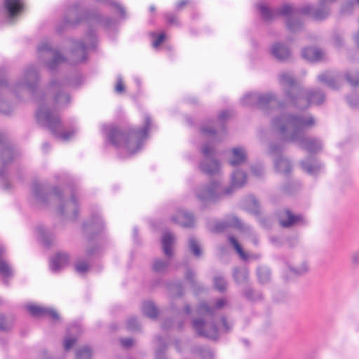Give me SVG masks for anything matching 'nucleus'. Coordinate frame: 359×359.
<instances>
[{
    "label": "nucleus",
    "instance_id": "3",
    "mask_svg": "<svg viewBox=\"0 0 359 359\" xmlns=\"http://www.w3.org/2000/svg\"><path fill=\"white\" fill-rule=\"evenodd\" d=\"M320 6L315 8L311 5H305L301 8H294L289 4H284L281 8L276 10L271 9L266 4L259 3L257 5L260 15L265 20H271L278 15L287 17V27L291 32L300 30L302 26V22L297 19L300 14L307 15L316 20H321L328 16L330 8L327 4L334 2L335 0H319Z\"/></svg>",
    "mask_w": 359,
    "mask_h": 359
},
{
    "label": "nucleus",
    "instance_id": "22",
    "mask_svg": "<svg viewBox=\"0 0 359 359\" xmlns=\"http://www.w3.org/2000/svg\"><path fill=\"white\" fill-rule=\"evenodd\" d=\"M301 168L307 174L316 176L323 171V165L318 160L309 158L300 162Z\"/></svg>",
    "mask_w": 359,
    "mask_h": 359
},
{
    "label": "nucleus",
    "instance_id": "36",
    "mask_svg": "<svg viewBox=\"0 0 359 359\" xmlns=\"http://www.w3.org/2000/svg\"><path fill=\"white\" fill-rule=\"evenodd\" d=\"M248 271L245 267L236 268L233 271V278L238 283H244L247 281Z\"/></svg>",
    "mask_w": 359,
    "mask_h": 359
},
{
    "label": "nucleus",
    "instance_id": "56",
    "mask_svg": "<svg viewBox=\"0 0 359 359\" xmlns=\"http://www.w3.org/2000/svg\"><path fill=\"white\" fill-rule=\"evenodd\" d=\"M165 34H161L160 35L157 36L156 39L153 41V46L154 48H157L163 43V41L165 39Z\"/></svg>",
    "mask_w": 359,
    "mask_h": 359
},
{
    "label": "nucleus",
    "instance_id": "58",
    "mask_svg": "<svg viewBox=\"0 0 359 359\" xmlns=\"http://www.w3.org/2000/svg\"><path fill=\"white\" fill-rule=\"evenodd\" d=\"M333 44L334 46L339 48L343 44V39L339 34L335 35L333 38Z\"/></svg>",
    "mask_w": 359,
    "mask_h": 359
},
{
    "label": "nucleus",
    "instance_id": "8",
    "mask_svg": "<svg viewBox=\"0 0 359 359\" xmlns=\"http://www.w3.org/2000/svg\"><path fill=\"white\" fill-rule=\"evenodd\" d=\"M276 100V95L275 93L270 92L265 94H261L257 92L248 93L243 95L241 99V102L243 105L247 107H257L261 109L264 114H269L271 111L275 113L274 118L281 113H287L283 111V104H280L276 109H271V105L273 102Z\"/></svg>",
    "mask_w": 359,
    "mask_h": 359
},
{
    "label": "nucleus",
    "instance_id": "7",
    "mask_svg": "<svg viewBox=\"0 0 359 359\" xmlns=\"http://www.w3.org/2000/svg\"><path fill=\"white\" fill-rule=\"evenodd\" d=\"M0 144H2L0 165V186L5 190L11 188L10 165L18 153L14 147L10 144L6 136L0 133Z\"/></svg>",
    "mask_w": 359,
    "mask_h": 359
},
{
    "label": "nucleus",
    "instance_id": "6",
    "mask_svg": "<svg viewBox=\"0 0 359 359\" xmlns=\"http://www.w3.org/2000/svg\"><path fill=\"white\" fill-rule=\"evenodd\" d=\"M226 304L224 298L218 299L212 307L206 303H201L198 308V313L201 316L191 322L192 328L199 336L215 339L218 337L219 330L215 322V315L217 310Z\"/></svg>",
    "mask_w": 359,
    "mask_h": 359
},
{
    "label": "nucleus",
    "instance_id": "4",
    "mask_svg": "<svg viewBox=\"0 0 359 359\" xmlns=\"http://www.w3.org/2000/svg\"><path fill=\"white\" fill-rule=\"evenodd\" d=\"M31 201L39 206L53 205L60 215L69 219H75L78 215L79 206L75 196L65 201L58 189H49L46 184L39 182L32 184Z\"/></svg>",
    "mask_w": 359,
    "mask_h": 359
},
{
    "label": "nucleus",
    "instance_id": "43",
    "mask_svg": "<svg viewBox=\"0 0 359 359\" xmlns=\"http://www.w3.org/2000/svg\"><path fill=\"white\" fill-rule=\"evenodd\" d=\"M257 276L262 283H266L270 278V271L265 267H260L257 270Z\"/></svg>",
    "mask_w": 359,
    "mask_h": 359
},
{
    "label": "nucleus",
    "instance_id": "60",
    "mask_svg": "<svg viewBox=\"0 0 359 359\" xmlns=\"http://www.w3.org/2000/svg\"><path fill=\"white\" fill-rule=\"evenodd\" d=\"M220 322L222 324V327L221 328V330L225 332H228L230 330V326L228 325L226 319L224 318H222Z\"/></svg>",
    "mask_w": 359,
    "mask_h": 359
},
{
    "label": "nucleus",
    "instance_id": "26",
    "mask_svg": "<svg viewBox=\"0 0 359 359\" xmlns=\"http://www.w3.org/2000/svg\"><path fill=\"white\" fill-rule=\"evenodd\" d=\"M69 255L66 252H58L50 260V267L52 271L57 272L69 262Z\"/></svg>",
    "mask_w": 359,
    "mask_h": 359
},
{
    "label": "nucleus",
    "instance_id": "63",
    "mask_svg": "<svg viewBox=\"0 0 359 359\" xmlns=\"http://www.w3.org/2000/svg\"><path fill=\"white\" fill-rule=\"evenodd\" d=\"M189 3V0H180L176 5L177 9L180 10Z\"/></svg>",
    "mask_w": 359,
    "mask_h": 359
},
{
    "label": "nucleus",
    "instance_id": "38",
    "mask_svg": "<svg viewBox=\"0 0 359 359\" xmlns=\"http://www.w3.org/2000/svg\"><path fill=\"white\" fill-rule=\"evenodd\" d=\"M229 240L230 243L232 245L233 248L236 250L237 253L241 257V258L243 259H247L248 257L247 254L243 251L242 247L241 246L238 241L233 236H229Z\"/></svg>",
    "mask_w": 359,
    "mask_h": 359
},
{
    "label": "nucleus",
    "instance_id": "34",
    "mask_svg": "<svg viewBox=\"0 0 359 359\" xmlns=\"http://www.w3.org/2000/svg\"><path fill=\"white\" fill-rule=\"evenodd\" d=\"M103 223L102 219L97 217L93 221L86 223L83 225V229L86 233L90 231H100L102 227Z\"/></svg>",
    "mask_w": 359,
    "mask_h": 359
},
{
    "label": "nucleus",
    "instance_id": "25",
    "mask_svg": "<svg viewBox=\"0 0 359 359\" xmlns=\"http://www.w3.org/2000/svg\"><path fill=\"white\" fill-rule=\"evenodd\" d=\"M302 55L304 59L311 62H320L326 59V53L323 50L315 47L304 48Z\"/></svg>",
    "mask_w": 359,
    "mask_h": 359
},
{
    "label": "nucleus",
    "instance_id": "16",
    "mask_svg": "<svg viewBox=\"0 0 359 359\" xmlns=\"http://www.w3.org/2000/svg\"><path fill=\"white\" fill-rule=\"evenodd\" d=\"M325 99V94L319 90L302 89L299 90V95L293 105L299 109H305L311 104H320Z\"/></svg>",
    "mask_w": 359,
    "mask_h": 359
},
{
    "label": "nucleus",
    "instance_id": "24",
    "mask_svg": "<svg viewBox=\"0 0 359 359\" xmlns=\"http://www.w3.org/2000/svg\"><path fill=\"white\" fill-rule=\"evenodd\" d=\"M171 220L183 227H192L194 224V218L192 214L183 210H178L171 217Z\"/></svg>",
    "mask_w": 359,
    "mask_h": 359
},
{
    "label": "nucleus",
    "instance_id": "35",
    "mask_svg": "<svg viewBox=\"0 0 359 359\" xmlns=\"http://www.w3.org/2000/svg\"><path fill=\"white\" fill-rule=\"evenodd\" d=\"M246 208L248 211L256 215H259L261 212L259 203L254 196L248 197L246 201Z\"/></svg>",
    "mask_w": 359,
    "mask_h": 359
},
{
    "label": "nucleus",
    "instance_id": "37",
    "mask_svg": "<svg viewBox=\"0 0 359 359\" xmlns=\"http://www.w3.org/2000/svg\"><path fill=\"white\" fill-rule=\"evenodd\" d=\"M189 248L195 257H199L201 254V248L198 241L193 237L189 238Z\"/></svg>",
    "mask_w": 359,
    "mask_h": 359
},
{
    "label": "nucleus",
    "instance_id": "19",
    "mask_svg": "<svg viewBox=\"0 0 359 359\" xmlns=\"http://www.w3.org/2000/svg\"><path fill=\"white\" fill-rule=\"evenodd\" d=\"M84 19V13L78 4L70 6L66 11L64 22L66 25H75Z\"/></svg>",
    "mask_w": 359,
    "mask_h": 359
},
{
    "label": "nucleus",
    "instance_id": "64",
    "mask_svg": "<svg viewBox=\"0 0 359 359\" xmlns=\"http://www.w3.org/2000/svg\"><path fill=\"white\" fill-rule=\"evenodd\" d=\"M194 276H195V273H194V271H192L191 270L187 271V272L186 273L187 279H188L191 282L194 283Z\"/></svg>",
    "mask_w": 359,
    "mask_h": 359
},
{
    "label": "nucleus",
    "instance_id": "9",
    "mask_svg": "<svg viewBox=\"0 0 359 359\" xmlns=\"http://www.w3.org/2000/svg\"><path fill=\"white\" fill-rule=\"evenodd\" d=\"M318 80L333 90L339 89L341 86L344 80H346L352 86H359V72H325L318 76Z\"/></svg>",
    "mask_w": 359,
    "mask_h": 359
},
{
    "label": "nucleus",
    "instance_id": "5",
    "mask_svg": "<svg viewBox=\"0 0 359 359\" xmlns=\"http://www.w3.org/2000/svg\"><path fill=\"white\" fill-rule=\"evenodd\" d=\"M150 124L151 118L146 115L143 128L130 129L127 133L113 126H104L102 130L112 145L126 151L128 155H133L142 149Z\"/></svg>",
    "mask_w": 359,
    "mask_h": 359
},
{
    "label": "nucleus",
    "instance_id": "11",
    "mask_svg": "<svg viewBox=\"0 0 359 359\" xmlns=\"http://www.w3.org/2000/svg\"><path fill=\"white\" fill-rule=\"evenodd\" d=\"M38 58L50 70L55 69L65 61V57L56 49L53 48L48 40H43L37 47Z\"/></svg>",
    "mask_w": 359,
    "mask_h": 359
},
{
    "label": "nucleus",
    "instance_id": "27",
    "mask_svg": "<svg viewBox=\"0 0 359 359\" xmlns=\"http://www.w3.org/2000/svg\"><path fill=\"white\" fill-rule=\"evenodd\" d=\"M175 242V236L170 232H165L161 238L163 250L165 256L170 258L173 255L172 245Z\"/></svg>",
    "mask_w": 359,
    "mask_h": 359
},
{
    "label": "nucleus",
    "instance_id": "42",
    "mask_svg": "<svg viewBox=\"0 0 359 359\" xmlns=\"http://www.w3.org/2000/svg\"><path fill=\"white\" fill-rule=\"evenodd\" d=\"M168 264L167 261L156 259L153 264V269L157 273H163L168 268Z\"/></svg>",
    "mask_w": 359,
    "mask_h": 359
},
{
    "label": "nucleus",
    "instance_id": "48",
    "mask_svg": "<svg viewBox=\"0 0 359 359\" xmlns=\"http://www.w3.org/2000/svg\"><path fill=\"white\" fill-rule=\"evenodd\" d=\"M13 109L12 105L6 102L0 97V113L7 115L11 114Z\"/></svg>",
    "mask_w": 359,
    "mask_h": 359
},
{
    "label": "nucleus",
    "instance_id": "33",
    "mask_svg": "<svg viewBox=\"0 0 359 359\" xmlns=\"http://www.w3.org/2000/svg\"><path fill=\"white\" fill-rule=\"evenodd\" d=\"M142 311L146 316L152 319L156 318L158 314L157 308L151 302H147L143 304Z\"/></svg>",
    "mask_w": 359,
    "mask_h": 359
},
{
    "label": "nucleus",
    "instance_id": "15",
    "mask_svg": "<svg viewBox=\"0 0 359 359\" xmlns=\"http://www.w3.org/2000/svg\"><path fill=\"white\" fill-rule=\"evenodd\" d=\"M278 81L285 90L287 102L293 105L299 95V90H302V88L297 84L292 74L288 72L280 73Z\"/></svg>",
    "mask_w": 359,
    "mask_h": 359
},
{
    "label": "nucleus",
    "instance_id": "59",
    "mask_svg": "<svg viewBox=\"0 0 359 359\" xmlns=\"http://www.w3.org/2000/svg\"><path fill=\"white\" fill-rule=\"evenodd\" d=\"M121 342L122 346L125 348H129L133 344V341L131 338L122 339L121 340Z\"/></svg>",
    "mask_w": 359,
    "mask_h": 359
},
{
    "label": "nucleus",
    "instance_id": "32",
    "mask_svg": "<svg viewBox=\"0 0 359 359\" xmlns=\"http://www.w3.org/2000/svg\"><path fill=\"white\" fill-rule=\"evenodd\" d=\"M201 130L203 135L210 137L212 141H220L222 140V135L213 128L212 121L208 125L203 126Z\"/></svg>",
    "mask_w": 359,
    "mask_h": 359
},
{
    "label": "nucleus",
    "instance_id": "10",
    "mask_svg": "<svg viewBox=\"0 0 359 359\" xmlns=\"http://www.w3.org/2000/svg\"><path fill=\"white\" fill-rule=\"evenodd\" d=\"M232 194L231 187H222L219 182L201 186L195 191L196 198L202 203L215 202Z\"/></svg>",
    "mask_w": 359,
    "mask_h": 359
},
{
    "label": "nucleus",
    "instance_id": "29",
    "mask_svg": "<svg viewBox=\"0 0 359 359\" xmlns=\"http://www.w3.org/2000/svg\"><path fill=\"white\" fill-rule=\"evenodd\" d=\"M4 254V249L0 246V276L6 280L13 276V269L9 263L2 256Z\"/></svg>",
    "mask_w": 359,
    "mask_h": 359
},
{
    "label": "nucleus",
    "instance_id": "45",
    "mask_svg": "<svg viewBox=\"0 0 359 359\" xmlns=\"http://www.w3.org/2000/svg\"><path fill=\"white\" fill-rule=\"evenodd\" d=\"M76 271L80 274H84L89 269V264L82 260H79L75 264Z\"/></svg>",
    "mask_w": 359,
    "mask_h": 359
},
{
    "label": "nucleus",
    "instance_id": "31",
    "mask_svg": "<svg viewBox=\"0 0 359 359\" xmlns=\"http://www.w3.org/2000/svg\"><path fill=\"white\" fill-rule=\"evenodd\" d=\"M39 238L41 242L46 247H50L54 243L55 236L50 231L45 229L43 227H39L37 229Z\"/></svg>",
    "mask_w": 359,
    "mask_h": 359
},
{
    "label": "nucleus",
    "instance_id": "61",
    "mask_svg": "<svg viewBox=\"0 0 359 359\" xmlns=\"http://www.w3.org/2000/svg\"><path fill=\"white\" fill-rule=\"evenodd\" d=\"M229 116V111H227V110H224L222 111L219 114V120L220 121H224L226 118H227Z\"/></svg>",
    "mask_w": 359,
    "mask_h": 359
},
{
    "label": "nucleus",
    "instance_id": "28",
    "mask_svg": "<svg viewBox=\"0 0 359 359\" xmlns=\"http://www.w3.org/2000/svg\"><path fill=\"white\" fill-rule=\"evenodd\" d=\"M246 180V174L241 170H236L231 175V185L229 187H231L233 193L235 189L243 187Z\"/></svg>",
    "mask_w": 359,
    "mask_h": 359
},
{
    "label": "nucleus",
    "instance_id": "52",
    "mask_svg": "<svg viewBox=\"0 0 359 359\" xmlns=\"http://www.w3.org/2000/svg\"><path fill=\"white\" fill-rule=\"evenodd\" d=\"M354 3L352 1L346 2L341 8V13L342 14H346L352 11Z\"/></svg>",
    "mask_w": 359,
    "mask_h": 359
},
{
    "label": "nucleus",
    "instance_id": "41",
    "mask_svg": "<svg viewBox=\"0 0 359 359\" xmlns=\"http://www.w3.org/2000/svg\"><path fill=\"white\" fill-rule=\"evenodd\" d=\"M92 351L88 346H84L76 351V359H91Z\"/></svg>",
    "mask_w": 359,
    "mask_h": 359
},
{
    "label": "nucleus",
    "instance_id": "50",
    "mask_svg": "<svg viewBox=\"0 0 359 359\" xmlns=\"http://www.w3.org/2000/svg\"><path fill=\"white\" fill-rule=\"evenodd\" d=\"M252 173L257 177H262L264 173V170L262 165H257L252 166Z\"/></svg>",
    "mask_w": 359,
    "mask_h": 359
},
{
    "label": "nucleus",
    "instance_id": "55",
    "mask_svg": "<svg viewBox=\"0 0 359 359\" xmlns=\"http://www.w3.org/2000/svg\"><path fill=\"white\" fill-rule=\"evenodd\" d=\"M5 71L3 69H0V90L5 88L7 90L8 88L7 81L4 79Z\"/></svg>",
    "mask_w": 359,
    "mask_h": 359
},
{
    "label": "nucleus",
    "instance_id": "23",
    "mask_svg": "<svg viewBox=\"0 0 359 359\" xmlns=\"http://www.w3.org/2000/svg\"><path fill=\"white\" fill-rule=\"evenodd\" d=\"M27 309L28 311L34 316H43L48 315L54 321L60 320V316L58 313L53 309L42 307L36 305H27Z\"/></svg>",
    "mask_w": 359,
    "mask_h": 359
},
{
    "label": "nucleus",
    "instance_id": "40",
    "mask_svg": "<svg viewBox=\"0 0 359 359\" xmlns=\"http://www.w3.org/2000/svg\"><path fill=\"white\" fill-rule=\"evenodd\" d=\"M291 272L294 275H302L306 273L309 271V266L306 262L301 263L299 266H289Z\"/></svg>",
    "mask_w": 359,
    "mask_h": 359
},
{
    "label": "nucleus",
    "instance_id": "12",
    "mask_svg": "<svg viewBox=\"0 0 359 359\" xmlns=\"http://www.w3.org/2000/svg\"><path fill=\"white\" fill-rule=\"evenodd\" d=\"M230 227L236 228L241 231L247 233L253 244L255 245H258V237L252 230L251 227L244 224L236 216L233 215L227 216L223 221L217 222L212 229V231L215 232H220Z\"/></svg>",
    "mask_w": 359,
    "mask_h": 359
},
{
    "label": "nucleus",
    "instance_id": "1",
    "mask_svg": "<svg viewBox=\"0 0 359 359\" xmlns=\"http://www.w3.org/2000/svg\"><path fill=\"white\" fill-rule=\"evenodd\" d=\"M39 82V69L32 65L24 69L18 82L11 90L16 95L23 90L31 94L38 105L36 112L38 123L47 128L55 138L63 141L70 140L76 133V130H64L59 117L50 109L51 107L55 109H62L69 104V95L64 90L67 82H59L52 79L45 90L38 92Z\"/></svg>",
    "mask_w": 359,
    "mask_h": 359
},
{
    "label": "nucleus",
    "instance_id": "30",
    "mask_svg": "<svg viewBox=\"0 0 359 359\" xmlns=\"http://www.w3.org/2000/svg\"><path fill=\"white\" fill-rule=\"evenodd\" d=\"M274 167L277 172L287 174L292 170V165L289 160L280 156L274 160Z\"/></svg>",
    "mask_w": 359,
    "mask_h": 359
},
{
    "label": "nucleus",
    "instance_id": "2",
    "mask_svg": "<svg viewBox=\"0 0 359 359\" xmlns=\"http://www.w3.org/2000/svg\"><path fill=\"white\" fill-rule=\"evenodd\" d=\"M316 123L310 114L281 113L271 120V128L283 141L294 143L309 153H317L323 149V141L305 135V130Z\"/></svg>",
    "mask_w": 359,
    "mask_h": 359
},
{
    "label": "nucleus",
    "instance_id": "49",
    "mask_svg": "<svg viewBox=\"0 0 359 359\" xmlns=\"http://www.w3.org/2000/svg\"><path fill=\"white\" fill-rule=\"evenodd\" d=\"M11 326H12L11 321H10V322L6 321L4 316H0V330L1 331H7L11 327Z\"/></svg>",
    "mask_w": 359,
    "mask_h": 359
},
{
    "label": "nucleus",
    "instance_id": "44",
    "mask_svg": "<svg viewBox=\"0 0 359 359\" xmlns=\"http://www.w3.org/2000/svg\"><path fill=\"white\" fill-rule=\"evenodd\" d=\"M347 102L353 109H359V94L353 93L347 97Z\"/></svg>",
    "mask_w": 359,
    "mask_h": 359
},
{
    "label": "nucleus",
    "instance_id": "62",
    "mask_svg": "<svg viewBox=\"0 0 359 359\" xmlns=\"http://www.w3.org/2000/svg\"><path fill=\"white\" fill-rule=\"evenodd\" d=\"M156 359H167L163 349H158L156 351Z\"/></svg>",
    "mask_w": 359,
    "mask_h": 359
},
{
    "label": "nucleus",
    "instance_id": "54",
    "mask_svg": "<svg viewBox=\"0 0 359 359\" xmlns=\"http://www.w3.org/2000/svg\"><path fill=\"white\" fill-rule=\"evenodd\" d=\"M76 342L75 337H67L64 341V348L65 351L69 350Z\"/></svg>",
    "mask_w": 359,
    "mask_h": 359
},
{
    "label": "nucleus",
    "instance_id": "53",
    "mask_svg": "<svg viewBox=\"0 0 359 359\" xmlns=\"http://www.w3.org/2000/svg\"><path fill=\"white\" fill-rule=\"evenodd\" d=\"M97 1H100V2H110L111 5L112 6H114L116 10L117 11H118V13H120V15L121 16H124L125 15V10L124 8L121 6L119 4H118L117 3H114V2H111L110 0H97Z\"/></svg>",
    "mask_w": 359,
    "mask_h": 359
},
{
    "label": "nucleus",
    "instance_id": "18",
    "mask_svg": "<svg viewBox=\"0 0 359 359\" xmlns=\"http://www.w3.org/2000/svg\"><path fill=\"white\" fill-rule=\"evenodd\" d=\"M278 219L280 226L285 228L304 223V219L302 215H294L287 209L283 210L279 212Z\"/></svg>",
    "mask_w": 359,
    "mask_h": 359
},
{
    "label": "nucleus",
    "instance_id": "46",
    "mask_svg": "<svg viewBox=\"0 0 359 359\" xmlns=\"http://www.w3.org/2000/svg\"><path fill=\"white\" fill-rule=\"evenodd\" d=\"M127 329L130 331L138 330L140 327V324L135 317H130L127 321Z\"/></svg>",
    "mask_w": 359,
    "mask_h": 359
},
{
    "label": "nucleus",
    "instance_id": "57",
    "mask_svg": "<svg viewBox=\"0 0 359 359\" xmlns=\"http://www.w3.org/2000/svg\"><path fill=\"white\" fill-rule=\"evenodd\" d=\"M115 90L117 93H122L124 90V85L122 81V79L121 76L117 78V82L115 88Z\"/></svg>",
    "mask_w": 359,
    "mask_h": 359
},
{
    "label": "nucleus",
    "instance_id": "13",
    "mask_svg": "<svg viewBox=\"0 0 359 359\" xmlns=\"http://www.w3.org/2000/svg\"><path fill=\"white\" fill-rule=\"evenodd\" d=\"M201 153L203 159L200 163L201 170L208 175H216L220 171L221 165L215 158V149L210 143L204 144L201 147Z\"/></svg>",
    "mask_w": 359,
    "mask_h": 359
},
{
    "label": "nucleus",
    "instance_id": "39",
    "mask_svg": "<svg viewBox=\"0 0 359 359\" xmlns=\"http://www.w3.org/2000/svg\"><path fill=\"white\" fill-rule=\"evenodd\" d=\"M213 285L215 289L219 292H223L226 290L227 283L222 276L217 275L213 279Z\"/></svg>",
    "mask_w": 359,
    "mask_h": 359
},
{
    "label": "nucleus",
    "instance_id": "51",
    "mask_svg": "<svg viewBox=\"0 0 359 359\" xmlns=\"http://www.w3.org/2000/svg\"><path fill=\"white\" fill-rule=\"evenodd\" d=\"M282 150V146L278 144H271L269 147V153L271 155L279 154Z\"/></svg>",
    "mask_w": 359,
    "mask_h": 359
},
{
    "label": "nucleus",
    "instance_id": "20",
    "mask_svg": "<svg viewBox=\"0 0 359 359\" xmlns=\"http://www.w3.org/2000/svg\"><path fill=\"white\" fill-rule=\"evenodd\" d=\"M247 161L248 152L244 147L238 146L231 149L228 162L231 166L243 165Z\"/></svg>",
    "mask_w": 359,
    "mask_h": 359
},
{
    "label": "nucleus",
    "instance_id": "17",
    "mask_svg": "<svg viewBox=\"0 0 359 359\" xmlns=\"http://www.w3.org/2000/svg\"><path fill=\"white\" fill-rule=\"evenodd\" d=\"M4 10L7 20L13 22L23 11L22 0H4Z\"/></svg>",
    "mask_w": 359,
    "mask_h": 359
},
{
    "label": "nucleus",
    "instance_id": "14",
    "mask_svg": "<svg viewBox=\"0 0 359 359\" xmlns=\"http://www.w3.org/2000/svg\"><path fill=\"white\" fill-rule=\"evenodd\" d=\"M96 36L94 32L90 31L85 36V41H72L74 62H85L88 50L95 47Z\"/></svg>",
    "mask_w": 359,
    "mask_h": 359
},
{
    "label": "nucleus",
    "instance_id": "47",
    "mask_svg": "<svg viewBox=\"0 0 359 359\" xmlns=\"http://www.w3.org/2000/svg\"><path fill=\"white\" fill-rule=\"evenodd\" d=\"M88 18L95 20L97 23L102 25L105 27H109L110 25L111 20L108 18H104L100 14H94Z\"/></svg>",
    "mask_w": 359,
    "mask_h": 359
},
{
    "label": "nucleus",
    "instance_id": "21",
    "mask_svg": "<svg viewBox=\"0 0 359 359\" xmlns=\"http://www.w3.org/2000/svg\"><path fill=\"white\" fill-rule=\"evenodd\" d=\"M271 55L279 61H285L290 58L291 52L288 47L281 42H275L270 48Z\"/></svg>",
    "mask_w": 359,
    "mask_h": 359
}]
</instances>
